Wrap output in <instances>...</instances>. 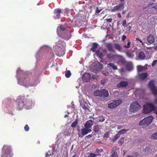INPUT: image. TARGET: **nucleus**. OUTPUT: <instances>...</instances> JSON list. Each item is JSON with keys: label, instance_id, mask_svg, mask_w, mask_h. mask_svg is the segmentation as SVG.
<instances>
[{"label": "nucleus", "instance_id": "25", "mask_svg": "<svg viewBox=\"0 0 157 157\" xmlns=\"http://www.w3.org/2000/svg\"><path fill=\"white\" fill-rule=\"evenodd\" d=\"M80 105L83 109H85V110H86L89 109L88 108V105L86 102H83L81 103L80 104Z\"/></svg>", "mask_w": 157, "mask_h": 157}, {"label": "nucleus", "instance_id": "26", "mask_svg": "<svg viewBox=\"0 0 157 157\" xmlns=\"http://www.w3.org/2000/svg\"><path fill=\"white\" fill-rule=\"evenodd\" d=\"M103 151V149H99L98 148L96 149L95 152L97 156L99 155L101 156L100 154V152H101Z\"/></svg>", "mask_w": 157, "mask_h": 157}, {"label": "nucleus", "instance_id": "44", "mask_svg": "<svg viewBox=\"0 0 157 157\" xmlns=\"http://www.w3.org/2000/svg\"><path fill=\"white\" fill-rule=\"evenodd\" d=\"M122 25L123 26H126V21L125 20H124L122 21Z\"/></svg>", "mask_w": 157, "mask_h": 157}, {"label": "nucleus", "instance_id": "43", "mask_svg": "<svg viewBox=\"0 0 157 157\" xmlns=\"http://www.w3.org/2000/svg\"><path fill=\"white\" fill-rule=\"evenodd\" d=\"M24 129L25 131L28 132L29 129V128L28 124H26L24 127Z\"/></svg>", "mask_w": 157, "mask_h": 157}, {"label": "nucleus", "instance_id": "23", "mask_svg": "<svg viewBox=\"0 0 157 157\" xmlns=\"http://www.w3.org/2000/svg\"><path fill=\"white\" fill-rule=\"evenodd\" d=\"M116 147H114L112 149V157H118L117 152L115 151Z\"/></svg>", "mask_w": 157, "mask_h": 157}, {"label": "nucleus", "instance_id": "4", "mask_svg": "<svg viewBox=\"0 0 157 157\" xmlns=\"http://www.w3.org/2000/svg\"><path fill=\"white\" fill-rule=\"evenodd\" d=\"M94 95L96 96H100L101 97V100L104 101L106 97H108L109 95L108 91L105 89L100 90H97L94 91Z\"/></svg>", "mask_w": 157, "mask_h": 157}, {"label": "nucleus", "instance_id": "16", "mask_svg": "<svg viewBox=\"0 0 157 157\" xmlns=\"http://www.w3.org/2000/svg\"><path fill=\"white\" fill-rule=\"evenodd\" d=\"M92 130L90 129L86 128L81 129V134L82 135V136L87 134L88 133L90 132Z\"/></svg>", "mask_w": 157, "mask_h": 157}, {"label": "nucleus", "instance_id": "7", "mask_svg": "<svg viewBox=\"0 0 157 157\" xmlns=\"http://www.w3.org/2000/svg\"><path fill=\"white\" fill-rule=\"evenodd\" d=\"M153 117L148 116L143 119L139 122L140 126H148L152 122Z\"/></svg>", "mask_w": 157, "mask_h": 157}, {"label": "nucleus", "instance_id": "51", "mask_svg": "<svg viewBox=\"0 0 157 157\" xmlns=\"http://www.w3.org/2000/svg\"><path fill=\"white\" fill-rule=\"evenodd\" d=\"M120 134H119L118 133L117 134H116L114 137V138L115 140L117 139L120 137Z\"/></svg>", "mask_w": 157, "mask_h": 157}, {"label": "nucleus", "instance_id": "63", "mask_svg": "<svg viewBox=\"0 0 157 157\" xmlns=\"http://www.w3.org/2000/svg\"><path fill=\"white\" fill-rule=\"evenodd\" d=\"M98 64H99V66H100V67H101V68H102V65L101 64V63H98Z\"/></svg>", "mask_w": 157, "mask_h": 157}, {"label": "nucleus", "instance_id": "36", "mask_svg": "<svg viewBox=\"0 0 157 157\" xmlns=\"http://www.w3.org/2000/svg\"><path fill=\"white\" fill-rule=\"evenodd\" d=\"M78 124L77 120L73 122L71 124V126L72 128H75L76 127V125Z\"/></svg>", "mask_w": 157, "mask_h": 157}, {"label": "nucleus", "instance_id": "12", "mask_svg": "<svg viewBox=\"0 0 157 157\" xmlns=\"http://www.w3.org/2000/svg\"><path fill=\"white\" fill-rule=\"evenodd\" d=\"M60 33L61 34H59V36L67 40H69L71 36V33L69 31H66L64 33L61 32Z\"/></svg>", "mask_w": 157, "mask_h": 157}, {"label": "nucleus", "instance_id": "62", "mask_svg": "<svg viewBox=\"0 0 157 157\" xmlns=\"http://www.w3.org/2000/svg\"><path fill=\"white\" fill-rule=\"evenodd\" d=\"M117 16H118V17H119V18H121V13H118L117 14Z\"/></svg>", "mask_w": 157, "mask_h": 157}, {"label": "nucleus", "instance_id": "30", "mask_svg": "<svg viewBox=\"0 0 157 157\" xmlns=\"http://www.w3.org/2000/svg\"><path fill=\"white\" fill-rule=\"evenodd\" d=\"M128 131V129H122L121 130L119 131L118 133L119 134L121 135L126 133Z\"/></svg>", "mask_w": 157, "mask_h": 157}, {"label": "nucleus", "instance_id": "10", "mask_svg": "<svg viewBox=\"0 0 157 157\" xmlns=\"http://www.w3.org/2000/svg\"><path fill=\"white\" fill-rule=\"evenodd\" d=\"M122 102V101L121 99L114 101L108 104V107L111 109L115 108L121 104Z\"/></svg>", "mask_w": 157, "mask_h": 157}, {"label": "nucleus", "instance_id": "34", "mask_svg": "<svg viewBox=\"0 0 157 157\" xmlns=\"http://www.w3.org/2000/svg\"><path fill=\"white\" fill-rule=\"evenodd\" d=\"M106 54V51L105 50H104L102 52H100V53L99 54V57L100 58H102L105 56Z\"/></svg>", "mask_w": 157, "mask_h": 157}, {"label": "nucleus", "instance_id": "56", "mask_svg": "<svg viewBox=\"0 0 157 157\" xmlns=\"http://www.w3.org/2000/svg\"><path fill=\"white\" fill-rule=\"evenodd\" d=\"M136 40L137 41H139L140 42V43H141L142 44H143V42H142V41L140 40V39H139V38H136Z\"/></svg>", "mask_w": 157, "mask_h": 157}, {"label": "nucleus", "instance_id": "15", "mask_svg": "<svg viewBox=\"0 0 157 157\" xmlns=\"http://www.w3.org/2000/svg\"><path fill=\"white\" fill-rule=\"evenodd\" d=\"M105 47L109 51L115 52V51L113 49V44L112 43H107L105 45Z\"/></svg>", "mask_w": 157, "mask_h": 157}, {"label": "nucleus", "instance_id": "54", "mask_svg": "<svg viewBox=\"0 0 157 157\" xmlns=\"http://www.w3.org/2000/svg\"><path fill=\"white\" fill-rule=\"evenodd\" d=\"M126 38V36L124 35H123L122 37V40L124 41Z\"/></svg>", "mask_w": 157, "mask_h": 157}, {"label": "nucleus", "instance_id": "13", "mask_svg": "<svg viewBox=\"0 0 157 157\" xmlns=\"http://www.w3.org/2000/svg\"><path fill=\"white\" fill-rule=\"evenodd\" d=\"M94 121L91 120H89L86 122L84 125L85 128L90 129L93 125Z\"/></svg>", "mask_w": 157, "mask_h": 157}, {"label": "nucleus", "instance_id": "1", "mask_svg": "<svg viewBox=\"0 0 157 157\" xmlns=\"http://www.w3.org/2000/svg\"><path fill=\"white\" fill-rule=\"evenodd\" d=\"M17 108L19 110H21L24 108L27 109L31 108L33 104L31 98L29 96H19L17 100Z\"/></svg>", "mask_w": 157, "mask_h": 157}, {"label": "nucleus", "instance_id": "2", "mask_svg": "<svg viewBox=\"0 0 157 157\" xmlns=\"http://www.w3.org/2000/svg\"><path fill=\"white\" fill-rule=\"evenodd\" d=\"M13 155L11 147L4 145L2 149L1 157H12Z\"/></svg>", "mask_w": 157, "mask_h": 157}, {"label": "nucleus", "instance_id": "35", "mask_svg": "<svg viewBox=\"0 0 157 157\" xmlns=\"http://www.w3.org/2000/svg\"><path fill=\"white\" fill-rule=\"evenodd\" d=\"M128 43L126 45H124V47L125 48H128L130 47V46L131 44V42L129 40H128L127 41Z\"/></svg>", "mask_w": 157, "mask_h": 157}, {"label": "nucleus", "instance_id": "37", "mask_svg": "<svg viewBox=\"0 0 157 157\" xmlns=\"http://www.w3.org/2000/svg\"><path fill=\"white\" fill-rule=\"evenodd\" d=\"M144 67L141 66H138L137 67V69L138 71H141L144 70Z\"/></svg>", "mask_w": 157, "mask_h": 157}, {"label": "nucleus", "instance_id": "17", "mask_svg": "<svg viewBox=\"0 0 157 157\" xmlns=\"http://www.w3.org/2000/svg\"><path fill=\"white\" fill-rule=\"evenodd\" d=\"M128 85V83L127 81H121L120 83L117 84V87L118 88L126 87Z\"/></svg>", "mask_w": 157, "mask_h": 157}, {"label": "nucleus", "instance_id": "57", "mask_svg": "<svg viewBox=\"0 0 157 157\" xmlns=\"http://www.w3.org/2000/svg\"><path fill=\"white\" fill-rule=\"evenodd\" d=\"M95 53L96 54L99 56V54L100 53V52L99 50H97L95 51Z\"/></svg>", "mask_w": 157, "mask_h": 157}, {"label": "nucleus", "instance_id": "40", "mask_svg": "<svg viewBox=\"0 0 157 157\" xmlns=\"http://www.w3.org/2000/svg\"><path fill=\"white\" fill-rule=\"evenodd\" d=\"M126 67L127 69L129 71L132 70L133 68L132 65L130 64L127 65Z\"/></svg>", "mask_w": 157, "mask_h": 157}, {"label": "nucleus", "instance_id": "46", "mask_svg": "<svg viewBox=\"0 0 157 157\" xmlns=\"http://www.w3.org/2000/svg\"><path fill=\"white\" fill-rule=\"evenodd\" d=\"M97 156V155H96V154L93 153L92 152L89 155L90 157H95Z\"/></svg>", "mask_w": 157, "mask_h": 157}, {"label": "nucleus", "instance_id": "38", "mask_svg": "<svg viewBox=\"0 0 157 157\" xmlns=\"http://www.w3.org/2000/svg\"><path fill=\"white\" fill-rule=\"evenodd\" d=\"M71 74L70 71H67L66 72L65 75L67 78H68L70 77L71 76Z\"/></svg>", "mask_w": 157, "mask_h": 157}, {"label": "nucleus", "instance_id": "8", "mask_svg": "<svg viewBox=\"0 0 157 157\" xmlns=\"http://www.w3.org/2000/svg\"><path fill=\"white\" fill-rule=\"evenodd\" d=\"M18 82L19 84L21 85H26L25 86H29V79L27 77L21 78L18 79Z\"/></svg>", "mask_w": 157, "mask_h": 157}, {"label": "nucleus", "instance_id": "11", "mask_svg": "<svg viewBox=\"0 0 157 157\" xmlns=\"http://www.w3.org/2000/svg\"><path fill=\"white\" fill-rule=\"evenodd\" d=\"M148 86L153 94L157 95L156 87L155 86L154 81L153 80H152L149 82Z\"/></svg>", "mask_w": 157, "mask_h": 157}, {"label": "nucleus", "instance_id": "28", "mask_svg": "<svg viewBox=\"0 0 157 157\" xmlns=\"http://www.w3.org/2000/svg\"><path fill=\"white\" fill-rule=\"evenodd\" d=\"M126 56L132 59L134 57V55L132 53L128 52H126Z\"/></svg>", "mask_w": 157, "mask_h": 157}, {"label": "nucleus", "instance_id": "47", "mask_svg": "<svg viewBox=\"0 0 157 157\" xmlns=\"http://www.w3.org/2000/svg\"><path fill=\"white\" fill-rule=\"evenodd\" d=\"M60 29L62 31H64L65 29V27L63 25H60Z\"/></svg>", "mask_w": 157, "mask_h": 157}, {"label": "nucleus", "instance_id": "52", "mask_svg": "<svg viewBox=\"0 0 157 157\" xmlns=\"http://www.w3.org/2000/svg\"><path fill=\"white\" fill-rule=\"evenodd\" d=\"M106 20L107 22H111L113 21V19L111 18L106 19Z\"/></svg>", "mask_w": 157, "mask_h": 157}, {"label": "nucleus", "instance_id": "5", "mask_svg": "<svg viewBox=\"0 0 157 157\" xmlns=\"http://www.w3.org/2000/svg\"><path fill=\"white\" fill-rule=\"evenodd\" d=\"M155 109V106L151 103H147L143 106V113L145 114L148 113Z\"/></svg>", "mask_w": 157, "mask_h": 157}, {"label": "nucleus", "instance_id": "29", "mask_svg": "<svg viewBox=\"0 0 157 157\" xmlns=\"http://www.w3.org/2000/svg\"><path fill=\"white\" fill-rule=\"evenodd\" d=\"M108 66H110L112 67L114 70H116L117 69V67L116 65H115L114 63H109L108 64Z\"/></svg>", "mask_w": 157, "mask_h": 157}, {"label": "nucleus", "instance_id": "49", "mask_svg": "<svg viewBox=\"0 0 157 157\" xmlns=\"http://www.w3.org/2000/svg\"><path fill=\"white\" fill-rule=\"evenodd\" d=\"M151 9L152 10H156L157 9V5H155L151 7Z\"/></svg>", "mask_w": 157, "mask_h": 157}, {"label": "nucleus", "instance_id": "24", "mask_svg": "<svg viewBox=\"0 0 157 157\" xmlns=\"http://www.w3.org/2000/svg\"><path fill=\"white\" fill-rule=\"evenodd\" d=\"M98 44L96 43H94L93 44L92 47L90 48V50L94 52L95 51L96 49L98 47Z\"/></svg>", "mask_w": 157, "mask_h": 157}, {"label": "nucleus", "instance_id": "20", "mask_svg": "<svg viewBox=\"0 0 157 157\" xmlns=\"http://www.w3.org/2000/svg\"><path fill=\"white\" fill-rule=\"evenodd\" d=\"M114 47L115 49L120 52H122V47L119 44L115 43L114 44Z\"/></svg>", "mask_w": 157, "mask_h": 157}, {"label": "nucleus", "instance_id": "53", "mask_svg": "<svg viewBox=\"0 0 157 157\" xmlns=\"http://www.w3.org/2000/svg\"><path fill=\"white\" fill-rule=\"evenodd\" d=\"M154 4V3H149L147 5V6L145 7V8H148V7H150L151 6H152Z\"/></svg>", "mask_w": 157, "mask_h": 157}, {"label": "nucleus", "instance_id": "32", "mask_svg": "<svg viewBox=\"0 0 157 157\" xmlns=\"http://www.w3.org/2000/svg\"><path fill=\"white\" fill-rule=\"evenodd\" d=\"M100 130V128L99 126L98 125H95L94 126V128L93 129L94 131L95 132H98Z\"/></svg>", "mask_w": 157, "mask_h": 157}, {"label": "nucleus", "instance_id": "50", "mask_svg": "<svg viewBox=\"0 0 157 157\" xmlns=\"http://www.w3.org/2000/svg\"><path fill=\"white\" fill-rule=\"evenodd\" d=\"M157 63V60H155L153 61L151 64V66L153 67Z\"/></svg>", "mask_w": 157, "mask_h": 157}, {"label": "nucleus", "instance_id": "41", "mask_svg": "<svg viewBox=\"0 0 157 157\" xmlns=\"http://www.w3.org/2000/svg\"><path fill=\"white\" fill-rule=\"evenodd\" d=\"M151 138L153 139L157 140V132L153 134L151 136Z\"/></svg>", "mask_w": 157, "mask_h": 157}, {"label": "nucleus", "instance_id": "6", "mask_svg": "<svg viewBox=\"0 0 157 157\" xmlns=\"http://www.w3.org/2000/svg\"><path fill=\"white\" fill-rule=\"evenodd\" d=\"M140 107V105L137 102H133L130 106L129 112L131 113L137 112L139 111Z\"/></svg>", "mask_w": 157, "mask_h": 157}, {"label": "nucleus", "instance_id": "42", "mask_svg": "<svg viewBox=\"0 0 157 157\" xmlns=\"http://www.w3.org/2000/svg\"><path fill=\"white\" fill-rule=\"evenodd\" d=\"M118 10L116 6H114L113 8L111 9V11L112 12H114Z\"/></svg>", "mask_w": 157, "mask_h": 157}, {"label": "nucleus", "instance_id": "21", "mask_svg": "<svg viewBox=\"0 0 157 157\" xmlns=\"http://www.w3.org/2000/svg\"><path fill=\"white\" fill-rule=\"evenodd\" d=\"M138 57L140 59L143 60L145 58L146 56L143 52H140L138 54Z\"/></svg>", "mask_w": 157, "mask_h": 157}, {"label": "nucleus", "instance_id": "59", "mask_svg": "<svg viewBox=\"0 0 157 157\" xmlns=\"http://www.w3.org/2000/svg\"><path fill=\"white\" fill-rule=\"evenodd\" d=\"M101 10H99L98 8L97 7L96 10V13H99L101 12Z\"/></svg>", "mask_w": 157, "mask_h": 157}, {"label": "nucleus", "instance_id": "55", "mask_svg": "<svg viewBox=\"0 0 157 157\" xmlns=\"http://www.w3.org/2000/svg\"><path fill=\"white\" fill-rule=\"evenodd\" d=\"M154 103L157 105V98H155L153 100Z\"/></svg>", "mask_w": 157, "mask_h": 157}, {"label": "nucleus", "instance_id": "39", "mask_svg": "<svg viewBox=\"0 0 157 157\" xmlns=\"http://www.w3.org/2000/svg\"><path fill=\"white\" fill-rule=\"evenodd\" d=\"M151 151V149L150 147L147 146L144 149V151L147 153L150 152Z\"/></svg>", "mask_w": 157, "mask_h": 157}, {"label": "nucleus", "instance_id": "14", "mask_svg": "<svg viewBox=\"0 0 157 157\" xmlns=\"http://www.w3.org/2000/svg\"><path fill=\"white\" fill-rule=\"evenodd\" d=\"M90 74L89 73H86L83 75L82 79L84 81L88 82L90 79Z\"/></svg>", "mask_w": 157, "mask_h": 157}, {"label": "nucleus", "instance_id": "58", "mask_svg": "<svg viewBox=\"0 0 157 157\" xmlns=\"http://www.w3.org/2000/svg\"><path fill=\"white\" fill-rule=\"evenodd\" d=\"M123 126L121 125H119L117 126V129H120L121 128H123Z\"/></svg>", "mask_w": 157, "mask_h": 157}, {"label": "nucleus", "instance_id": "64", "mask_svg": "<svg viewBox=\"0 0 157 157\" xmlns=\"http://www.w3.org/2000/svg\"><path fill=\"white\" fill-rule=\"evenodd\" d=\"M127 157H136V156H134V155H131V156L128 155V156H127Z\"/></svg>", "mask_w": 157, "mask_h": 157}, {"label": "nucleus", "instance_id": "19", "mask_svg": "<svg viewBox=\"0 0 157 157\" xmlns=\"http://www.w3.org/2000/svg\"><path fill=\"white\" fill-rule=\"evenodd\" d=\"M147 40L148 42L150 44H152L154 42L155 38L152 35H150L147 37Z\"/></svg>", "mask_w": 157, "mask_h": 157}, {"label": "nucleus", "instance_id": "18", "mask_svg": "<svg viewBox=\"0 0 157 157\" xmlns=\"http://www.w3.org/2000/svg\"><path fill=\"white\" fill-rule=\"evenodd\" d=\"M61 12V10L58 8L55 9L54 11V13L56 15V19H59L60 17V14Z\"/></svg>", "mask_w": 157, "mask_h": 157}, {"label": "nucleus", "instance_id": "31", "mask_svg": "<svg viewBox=\"0 0 157 157\" xmlns=\"http://www.w3.org/2000/svg\"><path fill=\"white\" fill-rule=\"evenodd\" d=\"M57 44L63 47L66 46V43L62 40H59L57 42Z\"/></svg>", "mask_w": 157, "mask_h": 157}, {"label": "nucleus", "instance_id": "48", "mask_svg": "<svg viewBox=\"0 0 157 157\" xmlns=\"http://www.w3.org/2000/svg\"><path fill=\"white\" fill-rule=\"evenodd\" d=\"M53 155V154H52L51 153L49 154L48 153H47L46 154L45 157H52V156Z\"/></svg>", "mask_w": 157, "mask_h": 157}, {"label": "nucleus", "instance_id": "61", "mask_svg": "<svg viewBox=\"0 0 157 157\" xmlns=\"http://www.w3.org/2000/svg\"><path fill=\"white\" fill-rule=\"evenodd\" d=\"M147 64H146L144 66H143V67H144V70H145V69H146L147 68Z\"/></svg>", "mask_w": 157, "mask_h": 157}, {"label": "nucleus", "instance_id": "33", "mask_svg": "<svg viewBox=\"0 0 157 157\" xmlns=\"http://www.w3.org/2000/svg\"><path fill=\"white\" fill-rule=\"evenodd\" d=\"M107 56L109 59H113L115 57L114 55L111 53L108 54L107 55Z\"/></svg>", "mask_w": 157, "mask_h": 157}, {"label": "nucleus", "instance_id": "22", "mask_svg": "<svg viewBox=\"0 0 157 157\" xmlns=\"http://www.w3.org/2000/svg\"><path fill=\"white\" fill-rule=\"evenodd\" d=\"M147 76V72L143 73L139 75V77L140 79L144 80Z\"/></svg>", "mask_w": 157, "mask_h": 157}, {"label": "nucleus", "instance_id": "45", "mask_svg": "<svg viewBox=\"0 0 157 157\" xmlns=\"http://www.w3.org/2000/svg\"><path fill=\"white\" fill-rule=\"evenodd\" d=\"M104 137L107 138L109 136V133L108 132H106L104 135Z\"/></svg>", "mask_w": 157, "mask_h": 157}, {"label": "nucleus", "instance_id": "3", "mask_svg": "<svg viewBox=\"0 0 157 157\" xmlns=\"http://www.w3.org/2000/svg\"><path fill=\"white\" fill-rule=\"evenodd\" d=\"M13 155L11 147L4 145L2 149L1 157H12Z\"/></svg>", "mask_w": 157, "mask_h": 157}, {"label": "nucleus", "instance_id": "60", "mask_svg": "<svg viewBox=\"0 0 157 157\" xmlns=\"http://www.w3.org/2000/svg\"><path fill=\"white\" fill-rule=\"evenodd\" d=\"M63 53H64V51L63 50H62L61 52V53H60V54L59 53V55L61 56L63 54Z\"/></svg>", "mask_w": 157, "mask_h": 157}, {"label": "nucleus", "instance_id": "9", "mask_svg": "<svg viewBox=\"0 0 157 157\" xmlns=\"http://www.w3.org/2000/svg\"><path fill=\"white\" fill-rule=\"evenodd\" d=\"M39 81V77L33 76L29 78V86H33L37 84Z\"/></svg>", "mask_w": 157, "mask_h": 157}, {"label": "nucleus", "instance_id": "27", "mask_svg": "<svg viewBox=\"0 0 157 157\" xmlns=\"http://www.w3.org/2000/svg\"><path fill=\"white\" fill-rule=\"evenodd\" d=\"M124 3H120L118 6H117L118 10L119 11H121L124 8Z\"/></svg>", "mask_w": 157, "mask_h": 157}]
</instances>
